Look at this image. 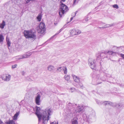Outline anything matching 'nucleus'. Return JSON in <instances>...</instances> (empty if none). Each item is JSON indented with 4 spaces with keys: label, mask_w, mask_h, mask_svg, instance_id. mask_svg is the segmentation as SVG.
I'll list each match as a JSON object with an SVG mask.
<instances>
[{
    "label": "nucleus",
    "mask_w": 124,
    "mask_h": 124,
    "mask_svg": "<svg viewBox=\"0 0 124 124\" xmlns=\"http://www.w3.org/2000/svg\"><path fill=\"white\" fill-rule=\"evenodd\" d=\"M36 108L35 114L39 119V122L41 121V118L42 123L46 124L48 120L49 119V116L52 113V109L50 108L45 109L43 112V115H41L40 113V107L36 106Z\"/></svg>",
    "instance_id": "obj_1"
},
{
    "label": "nucleus",
    "mask_w": 124,
    "mask_h": 124,
    "mask_svg": "<svg viewBox=\"0 0 124 124\" xmlns=\"http://www.w3.org/2000/svg\"><path fill=\"white\" fill-rule=\"evenodd\" d=\"M26 3H29L30 1H33L34 0H24ZM23 0H11L6 4L8 8L10 9L11 7L16 8L18 7H20L23 4Z\"/></svg>",
    "instance_id": "obj_2"
},
{
    "label": "nucleus",
    "mask_w": 124,
    "mask_h": 124,
    "mask_svg": "<svg viewBox=\"0 0 124 124\" xmlns=\"http://www.w3.org/2000/svg\"><path fill=\"white\" fill-rule=\"evenodd\" d=\"M23 34L24 36L26 39H31L34 40L37 38L36 32L34 30H25L24 31Z\"/></svg>",
    "instance_id": "obj_3"
},
{
    "label": "nucleus",
    "mask_w": 124,
    "mask_h": 124,
    "mask_svg": "<svg viewBox=\"0 0 124 124\" xmlns=\"http://www.w3.org/2000/svg\"><path fill=\"white\" fill-rule=\"evenodd\" d=\"M68 10L67 7L63 3H61V6L59 9V15L60 17L62 16L65 12H66V11Z\"/></svg>",
    "instance_id": "obj_4"
},
{
    "label": "nucleus",
    "mask_w": 124,
    "mask_h": 124,
    "mask_svg": "<svg viewBox=\"0 0 124 124\" xmlns=\"http://www.w3.org/2000/svg\"><path fill=\"white\" fill-rule=\"evenodd\" d=\"M46 26L45 24L43 23H41L39 26L37 28L38 32L42 34L44 33L45 30Z\"/></svg>",
    "instance_id": "obj_5"
},
{
    "label": "nucleus",
    "mask_w": 124,
    "mask_h": 124,
    "mask_svg": "<svg viewBox=\"0 0 124 124\" xmlns=\"http://www.w3.org/2000/svg\"><path fill=\"white\" fill-rule=\"evenodd\" d=\"M99 75H97L96 78L95 79H93V83L94 85H97L101 83V80H102L103 81L105 80V78L104 79H102V78H101V79H99Z\"/></svg>",
    "instance_id": "obj_6"
},
{
    "label": "nucleus",
    "mask_w": 124,
    "mask_h": 124,
    "mask_svg": "<svg viewBox=\"0 0 124 124\" xmlns=\"http://www.w3.org/2000/svg\"><path fill=\"white\" fill-rule=\"evenodd\" d=\"M94 61V60L91 58H90L88 60V64L91 68L92 69H94L96 66Z\"/></svg>",
    "instance_id": "obj_7"
},
{
    "label": "nucleus",
    "mask_w": 124,
    "mask_h": 124,
    "mask_svg": "<svg viewBox=\"0 0 124 124\" xmlns=\"http://www.w3.org/2000/svg\"><path fill=\"white\" fill-rule=\"evenodd\" d=\"M84 120L88 123H89L91 122L92 118V116L91 115H86V114L83 115Z\"/></svg>",
    "instance_id": "obj_8"
},
{
    "label": "nucleus",
    "mask_w": 124,
    "mask_h": 124,
    "mask_svg": "<svg viewBox=\"0 0 124 124\" xmlns=\"http://www.w3.org/2000/svg\"><path fill=\"white\" fill-rule=\"evenodd\" d=\"M81 33V31L78 29H73L70 32L72 35H76L79 34Z\"/></svg>",
    "instance_id": "obj_9"
},
{
    "label": "nucleus",
    "mask_w": 124,
    "mask_h": 124,
    "mask_svg": "<svg viewBox=\"0 0 124 124\" xmlns=\"http://www.w3.org/2000/svg\"><path fill=\"white\" fill-rule=\"evenodd\" d=\"M31 54L32 53L31 52L26 53L22 55V57L20 58L19 59H23L25 58H28L29 57Z\"/></svg>",
    "instance_id": "obj_10"
},
{
    "label": "nucleus",
    "mask_w": 124,
    "mask_h": 124,
    "mask_svg": "<svg viewBox=\"0 0 124 124\" xmlns=\"http://www.w3.org/2000/svg\"><path fill=\"white\" fill-rule=\"evenodd\" d=\"M11 76L8 75L7 76H4L2 77V79L5 81H8L10 79Z\"/></svg>",
    "instance_id": "obj_11"
},
{
    "label": "nucleus",
    "mask_w": 124,
    "mask_h": 124,
    "mask_svg": "<svg viewBox=\"0 0 124 124\" xmlns=\"http://www.w3.org/2000/svg\"><path fill=\"white\" fill-rule=\"evenodd\" d=\"M40 94H38L36 97L35 99V102L36 104L38 105L40 104Z\"/></svg>",
    "instance_id": "obj_12"
},
{
    "label": "nucleus",
    "mask_w": 124,
    "mask_h": 124,
    "mask_svg": "<svg viewBox=\"0 0 124 124\" xmlns=\"http://www.w3.org/2000/svg\"><path fill=\"white\" fill-rule=\"evenodd\" d=\"M47 69L50 72H53L55 70L54 67L51 65H48L47 67Z\"/></svg>",
    "instance_id": "obj_13"
},
{
    "label": "nucleus",
    "mask_w": 124,
    "mask_h": 124,
    "mask_svg": "<svg viewBox=\"0 0 124 124\" xmlns=\"http://www.w3.org/2000/svg\"><path fill=\"white\" fill-rule=\"evenodd\" d=\"M84 108V106H79L78 108V112L79 113H82L83 111V110Z\"/></svg>",
    "instance_id": "obj_14"
},
{
    "label": "nucleus",
    "mask_w": 124,
    "mask_h": 124,
    "mask_svg": "<svg viewBox=\"0 0 124 124\" xmlns=\"http://www.w3.org/2000/svg\"><path fill=\"white\" fill-rule=\"evenodd\" d=\"M72 76L75 82H79L80 79L78 77L74 75H72Z\"/></svg>",
    "instance_id": "obj_15"
},
{
    "label": "nucleus",
    "mask_w": 124,
    "mask_h": 124,
    "mask_svg": "<svg viewBox=\"0 0 124 124\" xmlns=\"http://www.w3.org/2000/svg\"><path fill=\"white\" fill-rule=\"evenodd\" d=\"M96 56L97 57L96 60H99L102 57L101 54L100 52H99L96 54Z\"/></svg>",
    "instance_id": "obj_16"
},
{
    "label": "nucleus",
    "mask_w": 124,
    "mask_h": 124,
    "mask_svg": "<svg viewBox=\"0 0 124 124\" xmlns=\"http://www.w3.org/2000/svg\"><path fill=\"white\" fill-rule=\"evenodd\" d=\"M74 105V104H72L71 103H69L68 104L67 107L68 109H69L70 111L71 110V109L73 108V106Z\"/></svg>",
    "instance_id": "obj_17"
},
{
    "label": "nucleus",
    "mask_w": 124,
    "mask_h": 124,
    "mask_svg": "<svg viewBox=\"0 0 124 124\" xmlns=\"http://www.w3.org/2000/svg\"><path fill=\"white\" fill-rule=\"evenodd\" d=\"M103 104L104 105L106 106L108 104L109 105H112V103L110 101H105L104 102H103Z\"/></svg>",
    "instance_id": "obj_18"
},
{
    "label": "nucleus",
    "mask_w": 124,
    "mask_h": 124,
    "mask_svg": "<svg viewBox=\"0 0 124 124\" xmlns=\"http://www.w3.org/2000/svg\"><path fill=\"white\" fill-rule=\"evenodd\" d=\"M6 25L5 21L4 20H3L2 23L0 24V28L1 29H3Z\"/></svg>",
    "instance_id": "obj_19"
},
{
    "label": "nucleus",
    "mask_w": 124,
    "mask_h": 124,
    "mask_svg": "<svg viewBox=\"0 0 124 124\" xmlns=\"http://www.w3.org/2000/svg\"><path fill=\"white\" fill-rule=\"evenodd\" d=\"M5 123L6 124H16L15 122L13 119L6 121L5 122Z\"/></svg>",
    "instance_id": "obj_20"
},
{
    "label": "nucleus",
    "mask_w": 124,
    "mask_h": 124,
    "mask_svg": "<svg viewBox=\"0 0 124 124\" xmlns=\"http://www.w3.org/2000/svg\"><path fill=\"white\" fill-rule=\"evenodd\" d=\"M19 112H16L13 116V119L14 120H16L19 114Z\"/></svg>",
    "instance_id": "obj_21"
},
{
    "label": "nucleus",
    "mask_w": 124,
    "mask_h": 124,
    "mask_svg": "<svg viewBox=\"0 0 124 124\" xmlns=\"http://www.w3.org/2000/svg\"><path fill=\"white\" fill-rule=\"evenodd\" d=\"M77 120L78 118H74L72 121V124H78Z\"/></svg>",
    "instance_id": "obj_22"
},
{
    "label": "nucleus",
    "mask_w": 124,
    "mask_h": 124,
    "mask_svg": "<svg viewBox=\"0 0 124 124\" xmlns=\"http://www.w3.org/2000/svg\"><path fill=\"white\" fill-rule=\"evenodd\" d=\"M4 37L3 35L1 34H0V43L2 42L4 40Z\"/></svg>",
    "instance_id": "obj_23"
},
{
    "label": "nucleus",
    "mask_w": 124,
    "mask_h": 124,
    "mask_svg": "<svg viewBox=\"0 0 124 124\" xmlns=\"http://www.w3.org/2000/svg\"><path fill=\"white\" fill-rule=\"evenodd\" d=\"M6 41L7 43V44L8 47L10 46L11 44L10 42L9 41V39L7 37L6 38Z\"/></svg>",
    "instance_id": "obj_24"
},
{
    "label": "nucleus",
    "mask_w": 124,
    "mask_h": 124,
    "mask_svg": "<svg viewBox=\"0 0 124 124\" xmlns=\"http://www.w3.org/2000/svg\"><path fill=\"white\" fill-rule=\"evenodd\" d=\"M63 70L64 71V74H66L67 73V69L66 67L65 66L63 67Z\"/></svg>",
    "instance_id": "obj_25"
},
{
    "label": "nucleus",
    "mask_w": 124,
    "mask_h": 124,
    "mask_svg": "<svg viewBox=\"0 0 124 124\" xmlns=\"http://www.w3.org/2000/svg\"><path fill=\"white\" fill-rule=\"evenodd\" d=\"M63 67H59L57 68V71L59 72L63 71Z\"/></svg>",
    "instance_id": "obj_26"
},
{
    "label": "nucleus",
    "mask_w": 124,
    "mask_h": 124,
    "mask_svg": "<svg viewBox=\"0 0 124 124\" xmlns=\"http://www.w3.org/2000/svg\"><path fill=\"white\" fill-rule=\"evenodd\" d=\"M70 76L67 75H65L64 76V78L67 81H68L70 79Z\"/></svg>",
    "instance_id": "obj_27"
},
{
    "label": "nucleus",
    "mask_w": 124,
    "mask_h": 124,
    "mask_svg": "<svg viewBox=\"0 0 124 124\" xmlns=\"http://www.w3.org/2000/svg\"><path fill=\"white\" fill-rule=\"evenodd\" d=\"M41 17L42 16L41 14H39L38 16L37 17V18L39 21H40L41 20Z\"/></svg>",
    "instance_id": "obj_28"
},
{
    "label": "nucleus",
    "mask_w": 124,
    "mask_h": 124,
    "mask_svg": "<svg viewBox=\"0 0 124 124\" xmlns=\"http://www.w3.org/2000/svg\"><path fill=\"white\" fill-rule=\"evenodd\" d=\"M113 25V24L106 25V26H102L101 27H98V28H106V27H109V26H110L111 27Z\"/></svg>",
    "instance_id": "obj_29"
},
{
    "label": "nucleus",
    "mask_w": 124,
    "mask_h": 124,
    "mask_svg": "<svg viewBox=\"0 0 124 124\" xmlns=\"http://www.w3.org/2000/svg\"><path fill=\"white\" fill-rule=\"evenodd\" d=\"M64 29V28H63H63H62L61 29L59 30V31H58L57 33H56L54 35V36H53L52 37H54V36H55L58 34L61 31H62L63 29Z\"/></svg>",
    "instance_id": "obj_30"
},
{
    "label": "nucleus",
    "mask_w": 124,
    "mask_h": 124,
    "mask_svg": "<svg viewBox=\"0 0 124 124\" xmlns=\"http://www.w3.org/2000/svg\"><path fill=\"white\" fill-rule=\"evenodd\" d=\"M116 53L115 52L110 51H108V53L109 55L112 54H115Z\"/></svg>",
    "instance_id": "obj_31"
},
{
    "label": "nucleus",
    "mask_w": 124,
    "mask_h": 124,
    "mask_svg": "<svg viewBox=\"0 0 124 124\" xmlns=\"http://www.w3.org/2000/svg\"><path fill=\"white\" fill-rule=\"evenodd\" d=\"M101 53V54H108V51H101L100 52Z\"/></svg>",
    "instance_id": "obj_32"
},
{
    "label": "nucleus",
    "mask_w": 124,
    "mask_h": 124,
    "mask_svg": "<svg viewBox=\"0 0 124 124\" xmlns=\"http://www.w3.org/2000/svg\"><path fill=\"white\" fill-rule=\"evenodd\" d=\"M96 101L97 104L99 105L103 104V101L100 102L98 100H96Z\"/></svg>",
    "instance_id": "obj_33"
},
{
    "label": "nucleus",
    "mask_w": 124,
    "mask_h": 124,
    "mask_svg": "<svg viewBox=\"0 0 124 124\" xmlns=\"http://www.w3.org/2000/svg\"><path fill=\"white\" fill-rule=\"evenodd\" d=\"M116 107L117 108H120L122 106V105L120 104H116Z\"/></svg>",
    "instance_id": "obj_34"
},
{
    "label": "nucleus",
    "mask_w": 124,
    "mask_h": 124,
    "mask_svg": "<svg viewBox=\"0 0 124 124\" xmlns=\"http://www.w3.org/2000/svg\"><path fill=\"white\" fill-rule=\"evenodd\" d=\"M117 54L124 59V54H119L118 53H117Z\"/></svg>",
    "instance_id": "obj_35"
},
{
    "label": "nucleus",
    "mask_w": 124,
    "mask_h": 124,
    "mask_svg": "<svg viewBox=\"0 0 124 124\" xmlns=\"http://www.w3.org/2000/svg\"><path fill=\"white\" fill-rule=\"evenodd\" d=\"M113 7V8H115L116 9H118V6L116 4H115L114 5Z\"/></svg>",
    "instance_id": "obj_36"
},
{
    "label": "nucleus",
    "mask_w": 124,
    "mask_h": 124,
    "mask_svg": "<svg viewBox=\"0 0 124 124\" xmlns=\"http://www.w3.org/2000/svg\"><path fill=\"white\" fill-rule=\"evenodd\" d=\"M75 90V89L74 88H72L70 90V91L71 92H73Z\"/></svg>",
    "instance_id": "obj_37"
},
{
    "label": "nucleus",
    "mask_w": 124,
    "mask_h": 124,
    "mask_svg": "<svg viewBox=\"0 0 124 124\" xmlns=\"http://www.w3.org/2000/svg\"><path fill=\"white\" fill-rule=\"evenodd\" d=\"M17 66V65L16 64H15L14 65H13L12 66V68L13 69L16 68Z\"/></svg>",
    "instance_id": "obj_38"
},
{
    "label": "nucleus",
    "mask_w": 124,
    "mask_h": 124,
    "mask_svg": "<svg viewBox=\"0 0 124 124\" xmlns=\"http://www.w3.org/2000/svg\"><path fill=\"white\" fill-rule=\"evenodd\" d=\"M78 1V0H73V4H75L76 3H77Z\"/></svg>",
    "instance_id": "obj_39"
},
{
    "label": "nucleus",
    "mask_w": 124,
    "mask_h": 124,
    "mask_svg": "<svg viewBox=\"0 0 124 124\" xmlns=\"http://www.w3.org/2000/svg\"><path fill=\"white\" fill-rule=\"evenodd\" d=\"M78 84H79V85L80 87H82L83 85H82V84L81 83L79 82Z\"/></svg>",
    "instance_id": "obj_40"
},
{
    "label": "nucleus",
    "mask_w": 124,
    "mask_h": 124,
    "mask_svg": "<svg viewBox=\"0 0 124 124\" xmlns=\"http://www.w3.org/2000/svg\"><path fill=\"white\" fill-rule=\"evenodd\" d=\"M51 124H58V123H56L55 121H54L52 123H51Z\"/></svg>",
    "instance_id": "obj_41"
},
{
    "label": "nucleus",
    "mask_w": 124,
    "mask_h": 124,
    "mask_svg": "<svg viewBox=\"0 0 124 124\" xmlns=\"http://www.w3.org/2000/svg\"><path fill=\"white\" fill-rule=\"evenodd\" d=\"M25 72L24 71L21 72V73L23 75L25 74Z\"/></svg>",
    "instance_id": "obj_42"
},
{
    "label": "nucleus",
    "mask_w": 124,
    "mask_h": 124,
    "mask_svg": "<svg viewBox=\"0 0 124 124\" xmlns=\"http://www.w3.org/2000/svg\"><path fill=\"white\" fill-rule=\"evenodd\" d=\"M78 12V11H76L75 13V14L74 15V16H73V17H75L76 15V14Z\"/></svg>",
    "instance_id": "obj_43"
},
{
    "label": "nucleus",
    "mask_w": 124,
    "mask_h": 124,
    "mask_svg": "<svg viewBox=\"0 0 124 124\" xmlns=\"http://www.w3.org/2000/svg\"><path fill=\"white\" fill-rule=\"evenodd\" d=\"M85 20L86 21H88V17H87L85 18Z\"/></svg>",
    "instance_id": "obj_44"
},
{
    "label": "nucleus",
    "mask_w": 124,
    "mask_h": 124,
    "mask_svg": "<svg viewBox=\"0 0 124 124\" xmlns=\"http://www.w3.org/2000/svg\"><path fill=\"white\" fill-rule=\"evenodd\" d=\"M0 124H4L2 121L1 120H0Z\"/></svg>",
    "instance_id": "obj_45"
},
{
    "label": "nucleus",
    "mask_w": 124,
    "mask_h": 124,
    "mask_svg": "<svg viewBox=\"0 0 124 124\" xmlns=\"http://www.w3.org/2000/svg\"><path fill=\"white\" fill-rule=\"evenodd\" d=\"M117 48L116 47V46H114L113 47V48H112V49H113V48Z\"/></svg>",
    "instance_id": "obj_46"
},
{
    "label": "nucleus",
    "mask_w": 124,
    "mask_h": 124,
    "mask_svg": "<svg viewBox=\"0 0 124 124\" xmlns=\"http://www.w3.org/2000/svg\"><path fill=\"white\" fill-rule=\"evenodd\" d=\"M73 17H71L70 18V20H71V21L72 19H73Z\"/></svg>",
    "instance_id": "obj_47"
},
{
    "label": "nucleus",
    "mask_w": 124,
    "mask_h": 124,
    "mask_svg": "<svg viewBox=\"0 0 124 124\" xmlns=\"http://www.w3.org/2000/svg\"><path fill=\"white\" fill-rule=\"evenodd\" d=\"M62 1L64 2L65 1V0H62Z\"/></svg>",
    "instance_id": "obj_48"
},
{
    "label": "nucleus",
    "mask_w": 124,
    "mask_h": 124,
    "mask_svg": "<svg viewBox=\"0 0 124 124\" xmlns=\"http://www.w3.org/2000/svg\"><path fill=\"white\" fill-rule=\"evenodd\" d=\"M106 58H108V57L107 56H106Z\"/></svg>",
    "instance_id": "obj_49"
},
{
    "label": "nucleus",
    "mask_w": 124,
    "mask_h": 124,
    "mask_svg": "<svg viewBox=\"0 0 124 124\" xmlns=\"http://www.w3.org/2000/svg\"><path fill=\"white\" fill-rule=\"evenodd\" d=\"M101 23V24H104V23Z\"/></svg>",
    "instance_id": "obj_50"
},
{
    "label": "nucleus",
    "mask_w": 124,
    "mask_h": 124,
    "mask_svg": "<svg viewBox=\"0 0 124 124\" xmlns=\"http://www.w3.org/2000/svg\"><path fill=\"white\" fill-rule=\"evenodd\" d=\"M64 26H63V28H64H64Z\"/></svg>",
    "instance_id": "obj_51"
}]
</instances>
